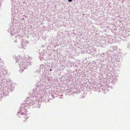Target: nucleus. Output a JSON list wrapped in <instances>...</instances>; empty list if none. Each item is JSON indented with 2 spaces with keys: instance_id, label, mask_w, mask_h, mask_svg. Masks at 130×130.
<instances>
[{
  "instance_id": "nucleus-3",
  "label": "nucleus",
  "mask_w": 130,
  "mask_h": 130,
  "mask_svg": "<svg viewBox=\"0 0 130 130\" xmlns=\"http://www.w3.org/2000/svg\"><path fill=\"white\" fill-rule=\"evenodd\" d=\"M52 71V69H50V71Z\"/></svg>"
},
{
  "instance_id": "nucleus-1",
  "label": "nucleus",
  "mask_w": 130,
  "mask_h": 130,
  "mask_svg": "<svg viewBox=\"0 0 130 130\" xmlns=\"http://www.w3.org/2000/svg\"><path fill=\"white\" fill-rule=\"evenodd\" d=\"M28 118V117H26V119H25V120H24V121L25 122H26L27 121V119H26V118Z\"/></svg>"
},
{
  "instance_id": "nucleus-2",
  "label": "nucleus",
  "mask_w": 130,
  "mask_h": 130,
  "mask_svg": "<svg viewBox=\"0 0 130 130\" xmlns=\"http://www.w3.org/2000/svg\"><path fill=\"white\" fill-rule=\"evenodd\" d=\"M72 0H68V1L69 2H71L72 1Z\"/></svg>"
}]
</instances>
